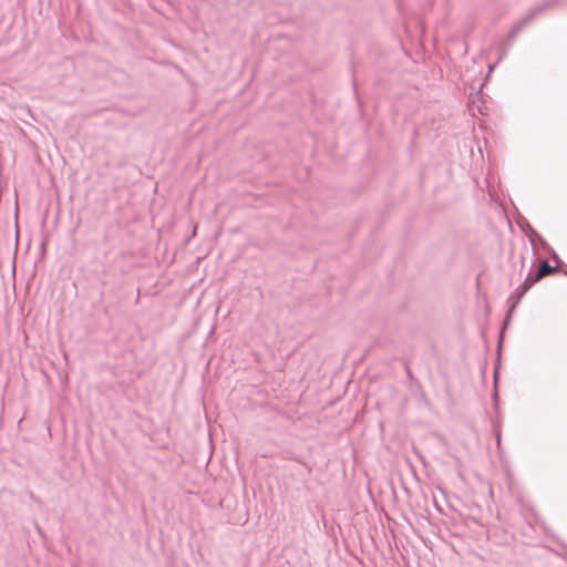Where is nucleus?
I'll return each instance as SVG.
<instances>
[{"instance_id": "5", "label": "nucleus", "mask_w": 567, "mask_h": 567, "mask_svg": "<svg viewBox=\"0 0 567 567\" xmlns=\"http://www.w3.org/2000/svg\"><path fill=\"white\" fill-rule=\"evenodd\" d=\"M553 258L557 262V265H559V262L561 261L555 251L553 252Z\"/></svg>"}, {"instance_id": "2", "label": "nucleus", "mask_w": 567, "mask_h": 567, "mask_svg": "<svg viewBox=\"0 0 567 567\" xmlns=\"http://www.w3.org/2000/svg\"><path fill=\"white\" fill-rule=\"evenodd\" d=\"M527 291L528 290H525V287L523 286V284L515 289V291H514V293L512 296V298H515V301H514V303L512 305V307L509 308V310L507 312L504 328L507 326L514 309L516 308V306L518 305V302L520 301V299L523 298V296Z\"/></svg>"}, {"instance_id": "6", "label": "nucleus", "mask_w": 567, "mask_h": 567, "mask_svg": "<svg viewBox=\"0 0 567 567\" xmlns=\"http://www.w3.org/2000/svg\"><path fill=\"white\" fill-rule=\"evenodd\" d=\"M565 274H566V276H567V267H566Z\"/></svg>"}, {"instance_id": "3", "label": "nucleus", "mask_w": 567, "mask_h": 567, "mask_svg": "<svg viewBox=\"0 0 567 567\" xmlns=\"http://www.w3.org/2000/svg\"><path fill=\"white\" fill-rule=\"evenodd\" d=\"M557 271V266H550L547 260H543L539 262L537 271L535 272V280H540L547 275L554 274Z\"/></svg>"}, {"instance_id": "1", "label": "nucleus", "mask_w": 567, "mask_h": 567, "mask_svg": "<svg viewBox=\"0 0 567 567\" xmlns=\"http://www.w3.org/2000/svg\"><path fill=\"white\" fill-rule=\"evenodd\" d=\"M557 0H545L534 7L519 22H517L508 32L509 41H514L517 34L538 14L551 8Z\"/></svg>"}, {"instance_id": "4", "label": "nucleus", "mask_w": 567, "mask_h": 567, "mask_svg": "<svg viewBox=\"0 0 567 567\" xmlns=\"http://www.w3.org/2000/svg\"><path fill=\"white\" fill-rule=\"evenodd\" d=\"M538 280H535V274H528L525 278L523 286L525 287V290H529L534 284H536Z\"/></svg>"}]
</instances>
